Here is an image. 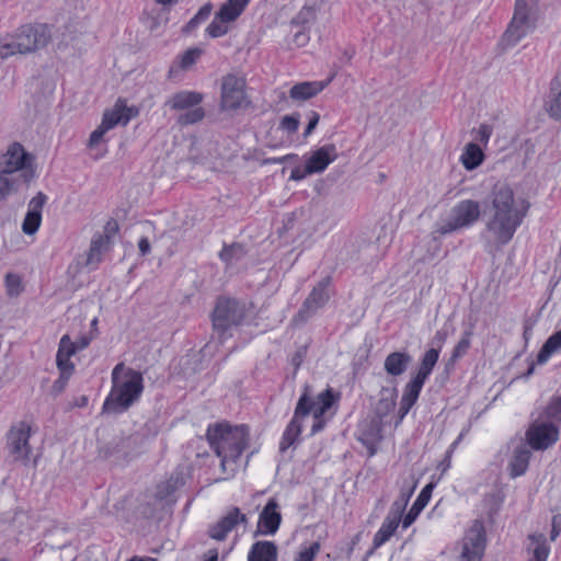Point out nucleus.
<instances>
[{"mask_svg":"<svg viewBox=\"0 0 561 561\" xmlns=\"http://www.w3.org/2000/svg\"><path fill=\"white\" fill-rule=\"evenodd\" d=\"M483 214L489 215L485 228L497 247L506 245L522 225L524 214L515 206V193L506 182H496L482 203Z\"/></svg>","mask_w":561,"mask_h":561,"instance_id":"f257e3e1","label":"nucleus"},{"mask_svg":"<svg viewBox=\"0 0 561 561\" xmlns=\"http://www.w3.org/2000/svg\"><path fill=\"white\" fill-rule=\"evenodd\" d=\"M206 438L226 471V466L237 463L249 446L250 428L247 424L231 425L228 421H221L208 425Z\"/></svg>","mask_w":561,"mask_h":561,"instance_id":"f03ea898","label":"nucleus"},{"mask_svg":"<svg viewBox=\"0 0 561 561\" xmlns=\"http://www.w3.org/2000/svg\"><path fill=\"white\" fill-rule=\"evenodd\" d=\"M124 368V364H117L112 370V389L105 398L102 407V413L122 414L134 405L141 397L144 391L142 374L133 368H127L123 380H119L118 373Z\"/></svg>","mask_w":561,"mask_h":561,"instance_id":"7ed1b4c3","label":"nucleus"},{"mask_svg":"<svg viewBox=\"0 0 561 561\" xmlns=\"http://www.w3.org/2000/svg\"><path fill=\"white\" fill-rule=\"evenodd\" d=\"M245 304L238 298L219 295L210 312L211 327L220 344L232 337V329L244 323Z\"/></svg>","mask_w":561,"mask_h":561,"instance_id":"20e7f679","label":"nucleus"},{"mask_svg":"<svg viewBox=\"0 0 561 561\" xmlns=\"http://www.w3.org/2000/svg\"><path fill=\"white\" fill-rule=\"evenodd\" d=\"M540 0H515L514 13L499 45L503 49L515 46L537 27L540 18Z\"/></svg>","mask_w":561,"mask_h":561,"instance_id":"39448f33","label":"nucleus"},{"mask_svg":"<svg viewBox=\"0 0 561 561\" xmlns=\"http://www.w3.org/2000/svg\"><path fill=\"white\" fill-rule=\"evenodd\" d=\"M481 216V207L478 201L462 199L451 209L447 219L436 224L433 233L446 236L465 228L472 227Z\"/></svg>","mask_w":561,"mask_h":561,"instance_id":"423d86ee","label":"nucleus"},{"mask_svg":"<svg viewBox=\"0 0 561 561\" xmlns=\"http://www.w3.org/2000/svg\"><path fill=\"white\" fill-rule=\"evenodd\" d=\"M51 41V31L46 23L25 24L18 28L12 42L15 54H30L42 49Z\"/></svg>","mask_w":561,"mask_h":561,"instance_id":"0eeeda50","label":"nucleus"},{"mask_svg":"<svg viewBox=\"0 0 561 561\" xmlns=\"http://www.w3.org/2000/svg\"><path fill=\"white\" fill-rule=\"evenodd\" d=\"M331 282V276H325L313 286L299 310L291 318L293 327L299 328L305 325L319 309L327 305L330 300L329 287Z\"/></svg>","mask_w":561,"mask_h":561,"instance_id":"6e6552de","label":"nucleus"},{"mask_svg":"<svg viewBox=\"0 0 561 561\" xmlns=\"http://www.w3.org/2000/svg\"><path fill=\"white\" fill-rule=\"evenodd\" d=\"M247 80L243 76L227 73L221 78L220 84V108L222 111H237L247 107L250 101L247 100Z\"/></svg>","mask_w":561,"mask_h":561,"instance_id":"1a4fd4ad","label":"nucleus"},{"mask_svg":"<svg viewBox=\"0 0 561 561\" xmlns=\"http://www.w3.org/2000/svg\"><path fill=\"white\" fill-rule=\"evenodd\" d=\"M336 158L337 150L335 145L327 144L312 151L309 157H306L304 165H296L290 172L289 180L298 182L311 174L321 173Z\"/></svg>","mask_w":561,"mask_h":561,"instance_id":"9d476101","label":"nucleus"},{"mask_svg":"<svg viewBox=\"0 0 561 561\" xmlns=\"http://www.w3.org/2000/svg\"><path fill=\"white\" fill-rule=\"evenodd\" d=\"M145 444V435L137 432L125 437H114L100 448V456L104 459L129 460L138 455Z\"/></svg>","mask_w":561,"mask_h":561,"instance_id":"9b49d317","label":"nucleus"},{"mask_svg":"<svg viewBox=\"0 0 561 561\" xmlns=\"http://www.w3.org/2000/svg\"><path fill=\"white\" fill-rule=\"evenodd\" d=\"M33 157L25 151L24 147L20 142H13L8 152L4 154V165L1 169L3 173L13 175L15 172L21 171L20 178L25 184H28L35 172L32 169Z\"/></svg>","mask_w":561,"mask_h":561,"instance_id":"f8f14e48","label":"nucleus"},{"mask_svg":"<svg viewBox=\"0 0 561 561\" xmlns=\"http://www.w3.org/2000/svg\"><path fill=\"white\" fill-rule=\"evenodd\" d=\"M486 547V531L483 522L474 519L462 539L460 559L468 561H482Z\"/></svg>","mask_w":561,"mask_h":561,"instance_id":"ddd939ff","label":"nucleus"},{"mask_svg":"<svg viewBox=\"0 0 561 561\" xmlns=\"http://www.w3.org/2000/svg\"><path fill=\"white\" fill-rule=\"evenodd\" d=\"M382 428L383 422L373 415H368L357 424L355 436L367 449L368 458L374 457L378 451L379 444L383 438Z\"/></svg>","mask_w":561,"mask_h":561,"instance_id":"4468645a","label":"nucleus"},{"mask_svg":"<svg viewBox=\"0 0 561 561\" xmlns=\"http://www.w3.org/2000/svg\"><path fill=\"white\" fill-rule=\"evenodd\" d=\"M559 439V426L552 422H535L526 432L527 444L534 450H546Z\"/></svg>","mask_w":561,"mask_h":561,"instance_id":"2eb2a0df","label":"nucleus"},{"mask_svg":"<svg viewBox=\"0 0 561 561\" xmlns=\"http://www.w3.org/2000/svg\"><path fill=\"white\" fill-rule=\"evenodd\" d=\"M31 427L27 423L21 422L19 426H13L7 435V447L12 455L13 461L22 460L26 463L30 459L31 446L28 439Z\"/></svg>","mask_w":561,"mask_h":561,"instance_id":"dca6fc26","label":"nucleus"},{"mask_svg":"<svg viewBox=\"0 0 561 561\" xmlns=\"http://www.w3.org/2000/svg\"><path fill=\"white\" fill-rule=\"evenodd\" d=\"M278 508L279 504L276 499L271 497L260 513L256 530L253 534L254 537L260 535L273 536L277 533L282 524V514Z\"/></svg>","mask_w":561,"mask_h":561,"instance_id":"f3484780","label":"nucleus"},{"mask_svg":"<svg viewBox=\"0 0 561 561\" xmlns=\"http://www.w3.org/2000/svg\"><path fill=\"white\" fill-rule=\"evenodd\" d=\"M424 385V381L413 376L407 382V385L403 388V393L400 401V407L398 411L399 420L397 423L401 422L404 419V416L409 413V411L413 408V405L417 402Z\"/></svg>","mask_w":561,"mask_h":561,"instance_id":"a211bd4d","label":"nucleus"},{"mask_svg":"<svg viewBox=\"0 0 561 561\" xmlns=\"http://www.w3.org/2000/svg\"><path fill=\"white\" fill-rule=\"evenodd\" d=\"M334 75L324 81H304L294 84L289 90V96L293 100L306 101L323 91L327 85L333 80Z\"/></svg>","mask_w":561,"mask_h":561,"instance_id":"6ab92c4d","label":"nucleus"},{"mask_svg":"<svg viewBox=\"0 0 561 561\" xmlns=\"http://www.w3.org/2000/svg\"><path fill=\"white\" fill-rule=\"evenodd\" d=\"M110 248L111 244L108 243L107 236L94 234L91 239L84 265L91 271L96 270L103 261V254L107 252Z\"/></svg>","mask_w":561,"mask_h":561,"instance_id":"aec40b11","label":"nucleus"},{"mask_svg":"<svg viewBox=\"0 0 561 561\" xmlns=\"http://www.w3.org/2000/svg\"><path fill=\"white\" fill-rule=\"evenodd\" d=\"M417 483L419 481L415 479L414 474H410L409 478L403 480L399 496L392 503L389 511L390 514L402 518L407 505L417 486Z\"/></svg>","mask_w":561,"mask_h":561,"instance_id":"412c9836","label":"nucleus"},{"mask_svg":"<svg viewBox=\"0 0 561 561\" xmlns=\"http://www.w3.org/2000/svg\"><path fill=\"white\" fill-rule=\"evenodd\" d=\"M434 488L435 484L433 482H430L421 490L420 494L417 495L416 500L412 504L409 512L404 516H402V527L404 529L410 527L419 517L421 512L426 507L432 497V492Z\"/></svg>","mask_w":561,"mask_h":561,"instance_id":"4be33fe9","label":"nucleus"},{"mask_svg":"<svg viewBox=\"0 0 561 561\" xmlns=\"http://www.w3.org/2000/svg\"><path fill=\"white\" fill-rule=\"evenodd\" d=\"M412 363V356L405 351H396L387 355L383 363L385 371L392 377L403 375Z\"/></svg>","mask_w":561,"mask_h":561,"instance_id":"5701e85b","label":"nucleus"},{"mask_svg":"<svg viewBox=\"0 0 561 561\" xmlns=\"http://www.w3.org/2000/svg\"><path fill=\"white\" fill-rule=\"evenodd\" d=\"M379 396L373 416L383 422V419L387 417L397 405L398 389L397 387H382Z\"/></svg>","mask_w":561,"mask_h":561,"instance_id":"b1692460","label":"nucleus"},{"mask_svg":"<svg viewBox=\"0 0 561 561\" xmlns=\"http://www.w3.org/2000/svg\"><path fill=\"white\" fill-rule=\"evenodd\" d=\"M530 457V450L526 447V444L520 440L518 446L514 449L513 456L508 463L510 476L512 478L523 476L528 469Z\"/></svg>","mask_w":561,"mask_h":561,"instance_id":"393cba45","label":"nucleus"},{"mask_svg":"<svg viewBox=\"0 0 561 561\" xmlns=\"http://www.w3.org/2000/svg\"><path fill=\"white\" fill-rule=\"evenodd\" d=\"M204 99L201 92L196 91H180L174 93L170 100L167 101L165 105H169L171 110L181 111L188 110L197 106Z\"/></svg>","mask_w":561,"mask_h":561,"instance_id":"a878e982","label":"nucleus"},{"mask_svg":"<svg viewBox=\"0 0 561 561\" xmlns=\"http://www.w3.org/2000/svg\"><path fill=\"white\" fill-rule=\"evenodd\" d=\"M248 561H277V546L274 541L260 540L252 545Z\"/></svg>","mask_w":561,"mask_h":561,"instance_id":"bb28decb","label":"nucleus"},{"mask_svg":"<svg viewBox=\"0 0 561 561\" xmlns=\"http://www.w3.org/2000/svg\"><path fill=\"white\" fill-rule=\"evenodd\" d=\"M249 0H227L216 12V19L221 23L234 22L245 10Z\"/></svg>","mask_w":561,"mask_h":561,"instance_id":"cd10ccee","label":"nucleus"},{"mask_svg":"<svg viewBox=\"0 0 561 561\" xmlns=\"http://www.w3.org/2000/svg\"><path fill=\"white\" fill-rule=\"evenodd\" d=\"M341 393L333 388L328 387L317 396L313 419L323 417L324 414L339 402Z\"/></svg>","mask_w":561,"mask_h":561,"instance_id":"c85d7f7f","label":"nucleus"},{"mask_svg":"<svg viewBox=\"0 0 561 561\" xmlns=\"http://www.w3.org/2000/svg\"><path fill=\"white\" fill-rule=\"evenodd\" d=\"M439 350L428 348L420 358L416 373L413 377L426 382L439 359Z\"/></svg>","mask_w":561,"mask_h":561,"instance_id":"c756f323","label":"nucleus"},{"mask_svg":"<svg viewBox=\"0 0 561 561\" xmlns=\"http://www.w3.org/2000/svg\"><path fill=\"white\" fill-rule=\"evenodd\" d=\"M402 518L388 513L380 528L374 536V548H379L386 543L397 530Z\"/></svg>","mask_w":561,"mask_h":561,"instance_id":"7c9ffc66","label":"nucleus"},{"mask_svg":"<svg viewBox=\"0 0 561 561\" xmlns=\"http://www.w3.org/2000/svg\"><path fill=\"white\" fill-rule=\"evenodd\" d=\"M302 432V422L300 420H297L293 417L289 423L287 424L280 442H279V451L284 453L289 447L294 446L295 444L299 443V437Z\"/></svg>","mask_w":561,"mask_h":561,"instance_id":"2f4dec72","label":"nucleus"},{"mask_svg":"<svg viewBox=\"0 0 561 561\" xmlns=\"http://www.w3.org/2000/svg\"><path fill=\"white\" fill-rule=\"evenodd\" d=\"M484 160V153L481 147L476 142L466 145L465 150L460 157V161L466 170L472 171L480 167Z\"/></svg>","mask_w":561,"mask_h":561,"instance_id":"473e14b6","label":"nucleus"},{"mask_svg":"<svg viewBox=\"0 0 561 561\" xmlns=\"http://www.w3.org/2000/svg\"><path fill=\"white\" fill-rule=\"evenodd\" d=\"M248 254L247 247L241 242H232L231 244L224 243L218 256L221 262L227 266L233 262H239L244 259Z\"/></svg>","mask_w":561,"mask_h":561,"instance_id":"72a5a7b5","label":"nucleus"},{"mask_svg":"<svg viewBox=\"0 0 561 561\" xmlns=\"http://www.w3.org/2000/svg\"><path fill=\"white\" fill-rule=\"evenodd\" d=\"M559 351H561V330L553 332L542 344L537 354V364H546Z\"/></svg>","mask_w":561,"mask_h":561,"instance_id":"f704fd0d","label":"nucleus"},{"mask_svg":"<svg viewBox=\"0 0 561 561\" xmlns=\"http://www.w3.org/2000/svg\"><path fill=\"white\" fill-rule=\"evenodd\" d=\"M373 348V343L365 340L364 344L358 347L353 362L352 373L354 377L363 375L369 367V356Z\"/></svg>","mask_w":561,"mask_h":561,"instance_id":"c9c22d12","label":"nucleus"},{"mask_svg":"<svg viewBox=\"0 0 561 561\" xmlns=\"http://www.w3.org/2000/svg\"><path fill=\"white\" fill-rule=\"evenodd\" d=\"M234 527L236 519H233L230 512H228L216 524L209 526L208 536L211 539L222 541Z\"/></svg>","mask_w":561,"mask_h":561,"instance_id":"e433bc0d","label":"nucleus"},{"mask_svg":"<svg viewBox=\"0 0 561 561\" xmlns=\"http://www.w3.org/2000/svg\"><path fill=\"white\" fill-rule=\"evenodd\" d=\"M548 113L551 118L561 122V75L551 82Z\"/></svg>","mask_w":561,"mask_h":561,"instance_id":"4c0bfd02","label":"nucleus"},{"mask_svg":"<svg viewBox=\"0 0 561 561\" xmlns=\"http://www.w3.org/2000/svg\"><path fill=\"white\" fill-rule=\"evenodd\" d=\"M316 409V400L311 398L310 386L305 385L304 391L300 394L296 404L293 417L300 420L308 416Z\"/></svg>","mask_w":561,"mask_h":561,"instance_id":"58836bf2","label":"nucleus"},{"mask_svg":"<svg viewBox=\"0 0 561 561\" xmlns=\"http://www.w3.org/2000/svg\"><path fill=\"white\" fill-rule=\"evenodd\" d=\"M528 539L535 545L533 549V556L529 561H547L550 547L547 543V538L541 533H534L528 535Z\"/></svg>","mask_w":561,"mask_h":561,"instance_id":"ea45409f","label":"nucleus"},{"mask_svg":"<svg viewBox=\"0 0 561 561\" xmlns=\"http://www.w3.org/2000/svg\"><path fill=\"white\" fill-rule=\"evenodd\" d=\"M213 11V4L211 2H207L204 5L199 8L197 13L185 24L182 26V33L183 34H190L194 30H196L201 24L206 22Z\"/></svg>","mask_w":561,"mask_h":561,"instance_id":"a19ab883","label":"nucleus"},{"mask_svg":"<svg viewBox=\"0 0 561 561\" xmlns=\"http://www.w3.org/2000/svg\"><path fill=\"white\" fill-rule=\"evenodd\" d=\"M101 124L107 128V130L115 128L117 125L124 126L122 107H119L117 101L111 110L104 111Z\"/></svg>","mask_w":561,"mask_h":561,"instance_id":"79ce46f5","label":"nucleus"},{"mask_svg":"<svg viewBox=\"0 0 561 561\" xmlns=\"http://www.w3.org/2000/svg\"><path fill=\"white\" fill-rule=\"evenodd\" d=\"M473 335V324L462 332L461 339L455 345L451 353L454 354V358H461L465 356L469 348L471 347V337Z\"/></svg>","mask_w":561,"mask_h":561,"instance_id":"37998d69","label":"nucleus"},{"mask_svg":"<svg viewBox=\"0 0 561 561\" xmlns=\"http://www.w3.org/2000/svg\"><path fill=\"white\" fill-rule=\"evenodd\" d=\"M205 117V110L199 106L188 108L186 112L179 115L176 122L181 126L193 125L201 122Z\"/></svg>","mask_w":561,"mask_h":561,"instance_id":"c03bdc74","label":"nucleus"},{"mask_svg":"<svg viewBox=\"0 0 561 561\" xmlns=\"http://www.w3.org/2000/svg\"><path fill=\"white\" fill-rule=\"evenodd\" d=\"M13 191H18V180L0 170V202L5 201Z\"/></svg>","mask_w":561,"mask_h":561,"instance_id":"a18cd8bd","label":"nucleus"},{"mask_svg":"<svg viewBox=\"0 0 561 561\" xmlns=\"http://www.w3.org/2000/svg\"><path fill=\"white\" fill-rule=\"evenodd\" d=\"M42 222V214L37 211L26 213L22 222V231L27 236H33L37 232Z\"/></svg>","mask_w":561,"mask_h":561,"instance_id":"49530a36","label":"nucleus"},{"mask_svg":"<svg viewBox=\"0 0 561 561\" xmlns=\"http://www.w3.org/2000/svg\"><path fill=\"white\" fill-rule=\"evenodd\" d=\"M4 286L9 297H18L23 291L22 278L15 273L9 272L5 274Z\"/></svg>","mask_w":561,"mask_h":561,"instance_id":"de8ad7c7","label":"nucleus"},{"mask_svg":"<svg viewBox=\"0 0 561 561\" xmlns=\"http://www.w3.org/2000/svg\"><path fill=\"white\" fill-rule=\"evenodd\" d=\"M316 19V13L311 7H302L300 11L291 19L290 25L300 28H308L310 21Z\"/></svg>","mask_w":561,"mask_h":561,"instance_id":"09e8293b","label":"nucleus"},{"mask_svg":"<svg viewBox=\"0 0 561 561\" xmlns=\"http://www.w3.org/2000/svg\"><path fill=\"white\" fill-rule=\"evenodd\" d=\"M543 415L549 420L561 422V396L550 398L543 410Z\"/></svg>","mask_w":561,"mask_h":561,"instance_id":"8fccbe9b","label":"nucleus"},{"mask_svg":"<svg viewBox=\"0 0 561 561\" xmlns=\"http://www.w3.org/2000/svg\"><path fill=\"white\" fill-rule=\"evenodd\" d=\"M300 124V114L293 113L290 115H285L279 123V129L287 131L289 135L295 134Z\"/></svg>","mask_w":561,"mask_h":561,"instance_id":"3c124183","label":"nucleus"},{"mask_svg":"<svg viewBox=\"0 0 561 561\" xmlns=\"http://www.w3.org/2000/svg\"><path fill=\"white\" fill-rule=\"evenodd\" d=\"M204 50L198 47H192L186 49L182 56L180 66L182 69H188L191 66H193L197 59L203 55Z\"/></svg>","mask_w":561,"mask_h":561,"instance_id":"603ef678","label":"nucleus"},{"mask_svg":"<svg viewBox=\"0 0 561 561\" xmlns=\"http://www.w3.org/2000/svg\"><path fill=\"white\" fill-rule=\"evenodd\" d=\"M76 343L68 334L61 336L58 345L57 356L71 357L77 353Z\"/></svg>","mask_w":561,"mask_h":561,"instance_id":"864d4df0","label":"nucleus"},{"mask_svg":"<svg viewBox=\"0 0 561 561\" xmlns=\"http://www.w3.org/2000/svg\"><path fill=\"white\" fill-rule=\"evenodd\" d=\"M225 24L226 23L219 22V20H217L215 16L214 20L206 27V34L211 38H218L226 35L229 28Z\"/></svg>","mask_w":561,"mask_h":561,"instance_id":"5fc2aeb1","label":"nucleus"},{"mask_svg":"<svg viewBox=\"0 0 561 561\" xmlns=\"http://www.w3.org/2000/svg\"><path fill=\"white\" fill-rule=\"evenodd\" d=\"M117 102L119 107H122L124 126H126L133 118L139 115V108L135 105L127 106L126 100L123 98H118Z\"/></svg>","mask_w":561,"mask_h":561,"instance_id":"6e6d98bb","label":"nucleus"},{"mask_svg":"<svg viewBox=\"0 0 561 561\" xmlns=\"http://www.w3.org/2000/svg\"><path fill=\"white\" fill-rule=\"evenodd\" d=\"M319 551L320 543L314 541L309 547L299 551L295 558V561H313Z\"/></svg>","mask_w":561,"mask_h":561,"instance_id":"4d7b16f0","label":"nucleus"},{"mask_svg":"<svg viewBox=\"0 0 561 561\" xmlns=\"http://www.w3.org/2000/svg\"><path fill=\"white\" fill-rule=\"evenodd\" d=\"M449 335V329L447 327V323L443 325L442 329L437 330L434 337L431 341V347L432 350H439V352L443 348V345L446 343Z\"/></svg>","mask_w":561,"mask_h":561,"instance_id":"13d9d810","label":"nucleus"},{"mask_svg":"<svg viewBox=\"0 0 561 561\" xmlns=\"http://www.w3.org/2000/svg\"><path fill=\"white\" fill-rule=\"evenodd\" d=\"M56 365L59 370V374L72 376L75 373V364L71 362V357H64L56 355Z\"/></svg>","mask_w":561,"mask_h":561,"instance_id":"bf43d9fd","label":"nucleus"},{"mask_svg":"<svg viewBox=\"0 0 561 561\" xmlns=\"http://www.w3.org/2000/svg\"><path fill=\"white\" fill-rule=\"evenodd\" d=\"M107 128H105L102 124H100L91 134H90V137H89V141H88V147L89 148H95L102 140H103V137L105 135V133H107Z\"/></svg>","mask_w":561,"mask_h":561,"instance_id":"052dcab7","label":"nucleus"},{"mask_svg":"<svg viewBox=\"0 0 561 561\" xmlns=\"http://www.w3.org/2000/svg\"><path fill=\"white\" fill-rule=\"evenodd\" d=\"M47 201L46 194L38 192L28 203V211H37L42 214V209Z\"/></svg>","mask_w":561,"mask_h":561,"instance_id":"680f3d73","label":"nucleus"},{"mask_svg":"<svg viewBox=\"0 0 561 561\" xmlns=\"http://www.w3.org/2000/svg\"><path fill=\"white\" fill-rule=\"evenodd\" d=\"M69 379L70 376L59 374V377L54 381L51 386V394L55 397L60 394L65 390Z\"/></svg>","mask_w":561,"mask_h":561,"instance_id":"e2e57ef3","label":"nucleus"},{"mask_svg":"<svg viewBox=\"0 0 561 561\" xmlns=\"http://www.w3.org/2000/svg\"><path fill=\"white\" fill-rule=\"evenodd\" d=\"M118 224L114 219H110L106 225L104 226V231L102 233L96 232L95 234L99 236H107L108 237V243L111 244L112 238L118 232Z\"/></svg>","mask_w":561,"mask_h":561,"instance_id":"0e129e2a","label":"nucleus"},{"mask_svg":"<svg viewBox=\"0 0 561 561\" xmlns=\"http://www.w3.org/2000/svg\"><path fill=\"white\" fill-rule=\"evenodd\" d=\"M319 121H320L319 113H317L314 111H311L308 124H307V126L305 128V131H304V137H308L309 135L312 134V131L316 129Z\"/></svg>","mask_w":561,"mask_h":561,"instance_id":"69168bd1","label":"nucleus"},{"mask_svg":"<svg viewBox=\"0 0 561 561\" xmlns=\"http://www.w3.org/2000/svg\"><path fill=\"white\" fill-rule=\"evenodd\" d=\"M561 533V515L557 514L551 519L550 540L554 541Z\"/></svg>","mask_w":561,"mask_h":561,"instance_id":"338daca9","label":"nucleus"},{"mask_svg":"<svg viewBox=\"0 0 561 561\" xmlns=\"http://www.w3.org/2000/svg\"><path fill=\"white\" fill-rule=\"evenodd\" d=\"M492 135V127L488 124H481L478 129L477 139L483 144H488Z\"/></svg>","mask_w":561,"mask_h":561,"instance_id":"774afa93","label":"nucleus"}]
</instances>
